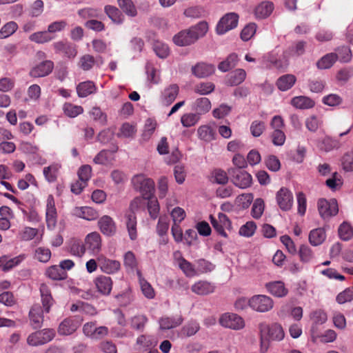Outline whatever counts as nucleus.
I'll return each instance as SVG.
<instances>
[{
	"instance_id": "f257e3e1",
	"label": "nucleus",
	"mask_w": 353,
	"mask_h": 353,
	"mask_svg": "<svg viewBox=\"0 0 353 353\" xmlns=\"http://www.w3.org/2000/svg\"><path fill=\"white\" fill-rule=\"evenodd\" d=\"M208 30V24L200 21L188 29L180 31L173 37V42L179 46H187L196 42L199 38L205 35Z\"/></svg>"
},
{
	"instance_id": "f03ea898",
	"label": "nucleus",
	"mask_w": 353,
	"mask_h": 353,
	"mask_svg": "<svg viewBox=\"0 0 353 353\" xmlns=\"http://www.w3.org/2000/svg\"><path fill=\"white\" fill-rule=\"evenodd\" d=\"M259 328L261 333V353H265L268 350V346H263L264 337H268L269 339L273 341H281L285 336L283 327L276 323L270 325L265 323H261L259 324Z\"/></svg>"
},
{
	"instance_id": "7ed1b4c3",
	"label": "nucleus",
	"mask_w": 353,
	"mask_h": 353,
	"mask_svg": "<svg viewBox=\"0 0 353 353\" xmlns=\"http://www.w3.org/2000/svg\"><path fill=\"white\" fill-rule=\"evenodd\" d=\"M132 183L134 188L145 199L152 197L154 194V182L144 174H140L134 176L132 179Z\"/></svg>"
},
{
	"instance_id": "20e7f679",
	"label": "nucleus",
	"mask_w": 353,
	"mask_h": 353,
	"mask_svg": "<svg viewBox=\"0 0 353 353\" xmlns=\"http://www.w3.org/2000/svg\"><path fill=\"white\" fill-rule=\"evenodd\" d=\"M317 205L319 214L324 220L336 215L339 212L338 203L334 199L330 200L321 199L318 201Z\"/></svg>"
},
{
	"instance_id": "39448f33",
	"label": "nucleus",
	"mask_w": 353,
	"mask_h": 353,
	"mask_svg": "<svg viewBox=\"0 0 353 353\" xmlns=\"http://www.w3.org/2000/svg\"><path fill=\"white\" fill-rule=\"evenodd\" d=\"M228 173L231 176L232 183L238 188L245 189L250 187L252 182V176L246 171L230 168Z\"/></svg>"
},
{
	"instance_id": "423d86ee",
	"label": "nucleus",
	"mask_w": 353,
	"mask_h": 353,
	"mask_svg": "<svg viewBox=\"0 0 353 353\" xmlns=\"http://www.w3.org/2000/svg\"><path fill=\"white\" fill-rule=\"evenodd\" d=\"M83 319L78 316H70L63 319L58 327V334L61 336H68L74 333L80 327Z\"/></svg>"
},
{
	"instance_id": "0eeeda50",
	"label": "nucleus",
	"mask_w": 353,
	"mask_h": 353,
	"mask_svg": "<svg viewBox=\"0 0 353 353\" xmlns=\"http://www.w3.org/2000/svg\"><path fill=\"white\" fill-rule=\"evenodd\" d=\"M274 305L273 300L266 295H254L249 299V306L259 312L270 311Z\"/></svg>"
},
{
	"instance_id": "6e6552de",
	"label": "nucleus",
	"mask_w": 353,
	"mask_h": 353,
	"mask_svg": "<svg viewBox=\"0 0 353 353\" xmlns=\"http://www.w3.org/2000/svg\"><path fill=\"white\" fill-rule=\"evenodd\" d=\"M239 15L235 12L225 14L219 21L216 30L218 34H223L235 28L238 25Z\"/></svg>"
},
{
	"instance_id": "1a4fd4ad",
	"label": "nucleus",
	"mask_w": 353,
	"mask_h": 353,
	"mask_svg": "<svg viewBox=\"0 0 353 353\" xmlns=\"http://www.w3.org/2000/svg\"><path fill=\"white\" fill-rule=\"evenodd\" d=\"M220 324L225 327L233 330H240L245 326L243 319L239 315L233 313H225L219 319Z\"/></svg>"
},
{
	"instance_id": "9d476101",
	"label": "nucleus",
	"mask_w": 353,
	"mask_h": 353,
	"mask_svg": "<svg viewBox=\"0 0 353 353\" xmlns=\"http://www.w3.org/2000/svg\"><path fill=\"white\" fill-rule=\"evenodd\" d=\"M117 150V145L113 146L111 150H102L94 157L93 162L97 165H112L115 161L114 154Z\"/></svg>"
},
{
	"instance_id": "9b49d317",
	"label": "nucleus",
	"mask_w": 353,
	"mask_h": 353,
	"mask_svg": "<svg viewBox=\"0 0 353 353\" xmlns=\"http://www.w3.org/2000/svg\"><path fill=\"white\" fill-rule=\"evenodd\" d=\"M210 222L216 231L223 236H227L225 229L231 228V222L228 217L223 213L219 212L218 218L210 216Z\"/></svg>"
},
{
	"instance_id": "f8f14e48",
	"label": "nucleus",
	"mask_w": 353,
	"mask_h": 353,
	"mask_svg": "<svg viewBox=\"0 0 353 353\" xmlns=\"http://www.w3.org/2000/svg\"><path fill=\"white\" fill-rule=\"evenodd\" d=\"M46 219L48 228L54 229L57 224V213L54 199L51 194L47 199Z\"/></svg>"
},
{
	"instance_id": "ddd939ff",
	"label": "nucleus",
	"mask_w": 353,
	"mask_h": 353,
	"mask_svg": "<svg viewBox=\"0 0 353 353\" xmlns=\"http://www.w3.org/2000/svg\"><path fill=\"white\" fill-rule=\"evenodd\" d=\"M56 53L63 54L69 59L76 57L77 51L76 46L68 41H59L52 44Z\"/></svg>"
},
{
	"instance_id": "4468645a",
	"label": "nucleus",
	"mask_w": 353,
	"mask_h": 353,
	"mask_svg": "<svg viewBox=\"0 0 353 353\" xmlns=\"http://www.w3.org/2000/svg\"><path fill=\"white\" fill-rule=\"evenodd\" d=\"M41 306L39 303L34 304L29 312L30 325L33 329L37 330L43 325V313Z\"/></svg>"
},
{
	"instance_id": "2eb2a0df",
	"label": "nucleus",
	"mask_w": 353,
	"mask_h": 353,
	"mask_svg": "<svg viewBox=\"0 0 353 353\" xmlns=\"http://www.w3.org/2000/svg\"><path fill=\"white\" fill-rule=\"evenodd\" d=\"M276 201L283 210H290L293 203V196L292 192L285 188H281L276 194Z\"/></svg>"
},
{
	"instance_id": "dca6fc26",
	"label": "nucleus",
	"mask_w": 353,
	"mask_h": 353,
	"mask_svg": "<svg viewBox=\"0 0 353 353\" xmlns=\"http://www.w3.org/2000/svg\"><path fill=\"white\" fill-rule=\"evenodd\" d=\"M179 92V87L177 84L173 83L165 87L161 92V101L163 105H170L172 104Z\"/></svg>"
},
{
	"instance_id": "f3484780",
	"label": "nucleus",
	"mask_w": 353,
	"mask_h": 353,
	"mask_svg": "<svg viewBox=\"0 0 353 353\" xmlns=\"http://www.w3.org/2000/svg\"><path fill=\"white\" fill-rule=\"evenodd\" d=\"M265 287L272 296L283 298L288 295V290L281 281H271L265 283Z\"/></svg>"
},
{
	"instance_id": "a211bd4d",
	"label": "nucleus",
	"mask_w": 353,
	"mask_h": 353,
	"mask_svg": "<svg viewBox=\"0 0 353 353\" xmlns=\"http://www.w3.org/2000/svg\"><path fill=\"white\" fill-rule=\"evenodd\" d=\"M85 248L93 253L99 252L101 248V238L99 233L93 232L88 234L85 238Z\"/></svg>"
},
{
	"instance_id": "6ab92c4d",
	"label": "nucleus",
	"mask_w": 353,
	"mask_h": 353,
	"mask_svg": "<svg viewBox=\"0 0 353 353\" xmlns=\"http://www.w3.org/2000/svg\"><path fill=\"white\" fill-rule=\"evenodd\" d=\"M101 232L106 236H112L115 234L117 227L114 220L108 215H104L98 221Z\"/></svg>"
},
{
	"instance_id": "aec40b11",
	"label": "nucleus",
	"mask_w": 353,
	"mask_h": 353,
	"mask_svg": "<svg viewBox=\"0 0 353 353\" xmlns=\"http://www.w3.org/2000/svg\"><path fill=\"white\" fill-rule=\"evenodd\" d=\"M54 63L51 61H45L33 68L30 75L34 78L43 77L48 75L52 70Z\"/></svg>"
},
{
	"instance_id": "412c9836",
	"label": "nucleus",
	"mask_w": 353,
	"mask_h": 353,
	"mask_svg": "<svg viewBox=\"0 0 353 353\" xmlns=\"http://www.w3.org/2000/svg\"><path fill=\"white\" fill-rule=\"evenodd\" d=\"M39 291L42 303V310L46 313H49L51 307L54 304L55 301L51 295L50 290L45 283L41 284Z\"/></svg>"
},
{
	"instance_id": "4be33fe9",
	"label": "nucleus",
	"mask_w": 353,
	"mask_h": 353,
	"mask_svg": "<svg viewBox=\"0 0 353 353\" xmlns=\"http://www.w3.org/2000/svg\"><path fill=\"white\" fill-rule=\"evenodd\" d=\"M97 291L102 295H109L112 288V281L110 277L99 276L94 280Z\"/></svg>"
},
{
	"instance_id": "5701e85b",
	"label": "nucleus",
	"mask_w": 353,
	"mask_h": 353,
	"mask_svg": "<svg viewBox=\"0 0 353 353\" xmlns=\"http://www.w3.org/2000/svg\"><path fill=\"white\" fill-rule=\"evenodd\" d=\"M183 321V319L181 315H176L174 316H163L159 321L160 329L170 330L179 326Z\"/></svg>"
},
{
	"instance_id": "b1692460",
	"label": "nucleus",
	"mask_w": 353,
	"mask_h": 353,
	"mask_svg": "<svg viewBox=\"0 0 353 353\" xmlns=\"http://www.w3.org/2000/svg\"><path fill=\"white\" fill-rule=\"evenodd\" d=\"M310 317L312 321V325L311 327L312 335L316 337L321 336L317 332V328L318 325L326 322L327 319L326 313L321 310H316L311 314Z\"/></svg>"
},
{
	"instance_id": "393cba45",
	"label": "nucleus",
	"mask_w": 353,
	"mask_h": 353,
	"mask_svg": "<svg viewBox=\"0 0 353 353\" xmlns=\"http://www.w3.org/2000/svg\"><path fill=\"white\" fill-rule=\"evenodd\" d=\"M73 266H49L46 274L52 280H63L67 277L66 270H70Z\"/></svg>"
},
{
	"instance_id": "a878e982",
	"label": "nucleus",
	"mask_w": 353,
	"mask_h": 353,
	"mask_svg": "<svg viewBox=\"0 0 353 353\" xmlns=\"http://www.w3.org/2000/svg\"><path fill=\"white\" fill-rule=\"evenodd\" d=\"M215 68L212 64L199 63L192 68L194 75L198 78H205L214 73Z\"/></svg>"
},
{
	"instance_id": "bb28decb",
	"label": "nucleus",
	"mask_w": 353,
	"mask_h": 353,
	"mask_svg": "<svg viewBox=\"0 0 353 353\" xmlns=\"http://www.w3.org/2000/svg\"><path fill=\"white\" fill-rule=\"evenodd\" d=\"M97 90L95 83L92 81L79 83L77 86V92L79 97L84 98L94 94Z\"/></svg>"
},
{
	"instance_id": "cd10ccee",
	"label": "nucleus",
	"mask_w": 353,
	"mask_h": 353,
	"mask_svg": "<svg viewBox=\"0 0 353 353\" xmlns=\"http://www.w3.org/2000/svg\"><path fill=\"white\" fill-rule=\"evenodd\" d=\"M274 3L269 1H262L255 10L254 14L258 19H265L269 17L274 10Z\"/></svg>"
},
{
	"instance_id": "c85d7f7f",
	"label": "nucleus",
	"mask_w": 353,
	"mask_h": 353,
	"mask_svg": "<svg viewBox=\"0 0 353 353\" xmlns=\"http://www.w3.org/2000/svg\"><path fill=\"white\" fill-rule=\"evenodd\" d=\"M125 225L131 240H134L137 237V216L134 212H128L125 216Z\"/></svg>"
},
{
	"instance_id": "c756f323",
	"label": "nucleus",
	"mask_w": 353,
	"mask_h": 353,
	"mask_svg": "<svg viewBox=\"0 0 353 353\" xmlns=\"http://www.w3.org/2000/svg\"><path fill=\"white\" fill-rule=\"evenodd\" d=\"M306 42L299 41L293 43L285 52L284 57L289 58L291 57H299L304 54L305 51Z\"/></svg>"
},
{
	"instance_id": "7c9ffc66",
	"label": "nucleus",
	"mask_w": 353,
	"mask_h": 353,
	"mask_svg": "<svg viewBox=\"0 0 353 353\" xmlns=\"http://www.w3.org/2000/svg\"><path fill=\"white\" fill-rule=\"evenodd\" d=\"M246 77V72L243 69H236L230 72L226 80V83L230 86H234L241 83Z\"/></svg>"
},
{
	"instance_id": "2f4dec72",
	"label": "nucleus",
	"mask_w": 353,
	"mask_h": 353,
	"mask_svg": "<svg viewBox=\"0 0 353 353\" xmlns=\"http://www.w3.org/2000/svg\"><path fill=\"white\" fill-rule=\"evenodd\" d=\"M74 214L76 216L88 221L95 220L99 216L95 210L88 206L76 208L74 209Z\"/></svg>"
},
{
	"instance_id": "473e14b6",
	"label": "nucleus",
	"mask_w": 353,
	"mask_h": 353,
	"mask_svg": "<svg viewBox=\"0 0 353 353\" xmlns=\"http://www.w3.org/2000/svg\"><path fill=\"white\" fill-rule=\"evenodd\" d=\"M215 287L207 281H199L194 283L191 289L193 292L199 295H207L214 291Z\"/></svg>"
},
{
	"instance_id": "72a5a7b5",
	"label": "nucleus",
	"mask_w": 353,
	"mask_h": 353,
	"mask_svg": "<svg viewBox=\"0 0 353 353\" xmlns=\"http://www.w3.org/2000/svg\"><path fill=\"white\" fill-rule=\"evenodd\" d=\"M326 239L325 231L322 228L314 229L309 234V241L311 245L317 246L322 244Z\"/></svg>"
},
{
	"instance_id": "f704fd0d",
	"label": "nucleus",
	"mask_w": 353,
	"mask_h": 353,
	"mask_svg": "<svg viewBox=\"0 0 353 353\" xmlns=\"http://www.w3.org/2000/svg\"><path fill=\"white\" fill-rule=\"evenodd\" d=\"M192 109H194L199 115L205 114L211 109V102L208 98H199L194 102Z\"/></svg>"
},
{
	"instance_id": "c9c22d12",
	"label": "nucleus",
	"mask_w": 353,
	"mask_h": 353,
	"mask_svg": "<svg viewBox=\"0 0 353 353\" xmlns=\"http://www.w3.org/2000/svg\"><path fill=\"white\" fill-rule=\"evenodd\" d=\"M296 80L294 75L285 74L278 79L276 85L280 90L287 91L294 85Z\"/></svg>"
},
{
	"instance_id": "e433bc0d",
	"label": "nucleus",
	"mask_w": 353,
	"mask_h": 353,
	"mask_svg": "<svg viewBox=\"0 0 353 353\" xmlns=\"http://www.w3.org/2000/svg\"><path fill=\"white\" fill-rule=\"evenodd\" d=\"M54 37L50 35L48 30L39 31L30 35L29 39L34 43L43 44L51 41Z\"/></svg>"
},
{
	"instance_id": "4c0bfd02",
	"label": "nucleus",
	"mask_w": 353,
	"mask_h": 353,
	"mask_svg": "<svg viewBox=\"0 0 353 353\" xmlns=\"http://www.w3.org/2000/svg\"><path fill=\"white\" fill-rule=\"evenodd\" d=\"M291 104L296 108L309 109L314 105V102L309 97L299 96L292 98Z\"/></svg>"
},
{
	"instance_id": "58836bf2",
	"label": "nucleus",
	"mask_w": 353,
	"mask_h": 353,
	"mask_svg": "<svg viewBox=\"0 0 353 353\" xmlns=\"http://www.w3.org/2000/svg\"><path fill=\"white\" fill-rule=\"evenodd\" d=\"M60 165L57 163H53L48 167H45L43 170L45 179L49 182H54L58 176Z\"/></svg>"
},
{
	"instance_id": "ea45409f",
	"label": "nucleus",
	"mask_w": 353,
	"mask_h": 353,
	"mask_svg": "<svg viewBox=\"0 0 353 353\" xmlns=\"http://www.w3.org/2000/svg\"><path fill=\"white\" fill-rule=\"evenodd\" d=\"M105 12L108 17L115 23H121L123 21V16L121 11L112 6H106L104 8Z\"/></svg>"
},
{
	"instance_id": "a19ab883",
	"label": "nucleus",
	"mask_w": 353,
	"mask_h": 353,
	"mask_svg": "<svg viewBox=\"0 0 353 353\" xmlns=\"http://www.w3.org/2000/svg\"><path fill=\"white\" fill-rule=\"evenodd\" d=\"M199 138L204 141L210 142L215 139V132L209 125H201L197 130Z\"/></svg>"
},
{
	"instance_id": "79ce46f5",
	"label": "nucleus",
	"mask_w": 353,
	"mask_h": 353,
	"mask_svg": "<svg viewBox=\"0 0 353 353\" xmlns=\"http://www.w3.org/2000/svg\"><path fill=\"white\" fill-rule=\"evenodd\" d=\"M337 59V55L336 53H329L323 56L316 63V65L319 69H328L332 66L334 62Z\"/></svg>"
},
{
	"instance_id": "37998d69",
	"label": "nucleus",
	"mask_w": 353,
	"mask_h": 353,
	"mask_svg": "<svg viewBox=\"0 0 353 353\" xmlns=\"http://www.w3.org/2000/svg\"><path fill=\"white\" fill-rule=\"evenodd\" d=\"M238 61V56L235 53L230 54L225 60L221 61L219 65L218 69L223 72L230 70L234 68Z\"/></svg>"
},
{
	"instance_id": "c03bdc74",
	"label": "nucleus",
	"mask_w": 353,
	"mask_h": 353,
	"mask_svg": "<svg viewBox=\"0 0 353 353\" xmlns=\"http://www.w3.org/2000/svg\"><path fill=\"white\" fill-rule=\"evenodd\" d=\"M340 143L338 140L332 139L330 137H325L321 142L318 144V147L325 152H329L334 148H338Z\"/></svg>"
},
{
	"instance_id": "a18cd8bd",
	"label": "nucleus",
	"mask_w": 353,
	"mask_h": 353,
	"mask_svg": "<svg viewBox=\"0 0 353 353\" xmlns=\"http://www.w3.org/2000/svg\"><path fill=\"white\" fill-rule=\"evenodd\" d=\"M157 123L152 119H148L145 121L143 132L142 133V139L144 141H148L154 134Z\"/></svg>"
},
{
	"instance_id": "49530a36",
	"label": "nucleus",
	"mask_w": 353,
	"mask_h": 353,
	"mask_svg": "<svg viewBox=\"0 0 353 353\" xmlns=\"http://www.w3.org/2000/svg\"><path fill=\"white\" fill-rule=\"evenodd\" d=\"M165 285L177 292H183L185 290H187L188 287L187 283L181 279H177L176 281L173 279H167L165 281Z\"/></svg>"
},
{
	"instance_id": "de8ad7c7",
	"label": "nucleus",
	"mask_w": 353,
	"mask_h": 353,
	"mask_svg": "<svg viewBox=\"0 0 353 353\" xmlns=\"http://www.w3.org/2000/svg\"><path fill=\"white\" fill-rule=\"evenodd\" d=\"M146 199L148 200L147 207L150 216L152 219H156L159 216L160 210L159 202L154 195L152 197Z\"/></svg>"
},
{
	"instance_id": "09e8293b",
	"label": "nucleus",
	"mask_w": 353,
	"mask_h": 353,
	"mask_svg": "<svg viewBox=\"0 0 353 353\" xmlns=\"http://www.w3.org/2000/svg\"><path fill=\"white\" fill-rule=\"evenodd\" d=\"M119 7L123 11L130 17H135L137 14V9L132 0H117Z\"/></svg>"
},
{
	"instance_id": "8fccbe9b",
	"label": "nucleus",
	"mask_w": 353,
	"mask_h": 353,
	"mask_svg": "<svg viewBox=\"0 0 353 353\" xmlns=\"http://www.w3.org/2000/svg\"><path fill=\"white\" fill-rule=\"evenodd\" d=\"M199 119L200 117L197 113H187L181 117V122L183 127L190 128L195 125Z\"/></svg>"
},
{
	"instance_id": "3c124183",
	"label": "nucleus",
	"mask_w": 353,
	"mask_h": 353,
	"mask_svg": "<svg viewBox=\"0 0 353 353\" xmlns=\"http://www.w3.org/2000/svg\"><path fill=\"white\" fill-rule=\"evenodd\" d=\"M63 110L64 113L71 118H74L83 112V109L81 105H77L70 103H65Z\"/></svg>"
},
{
	"instance_id": "603ef678",
	"label": "nucleus",
	"mask_w": 353,
	"mask_h": 353,
	"mask_svg": "<svg viewBox=\"0 0 353 353\" xmlns=\"http://www.w3.org/2000/svg\"><path fill=\"white\" fill-rule=\"evenodd\" d=\"M68 26V23L65 20H59L50 23L48 26L47 30L50 35L61 32L63 31Z\"/></svg>"
},
{
	"instance_id": "864d4df0",
	"label": "nucleus",
	"mask_w": 353,
	"mask_h": 353,
	"mask_svg": "<svg viewBox=\"0 0 353 353\" xmlns=\"http://www.w3.org/2000/svg\"><path fill=\"white\" fill-rule=\"evenodd\" d=\"M199 329V324L196 321H191L182 327L181 333L183 335L190 337L194 335Z\"/></svg>"
},
{
	"instance_id": "5fc2aeb1",
	"label": "nucleus",
	"mask_w": 353,
	"mask_h": 353,
	"mask_svg": "<svg viewBox=\"0 0 353 353\" xmlns=\"http://www.w3.org/2000/svg\"><path fill=\"white\" fill-rule=\"evenodd\" d=\"M153 50L156 54L161 59L166 58L170 52L168 45L159 41L154 43Z\"/></svg>"
},
{
	"instance_id": "6e6d98bb",
	"label": "nucleus",
	"mask_w": 353,
	"mask_h": 353,
	"mask_svg": "<svg viewBox=\"0 0 353 353\" xmlns=\"http://www.w3.org/2000/svg\"><path fill=\"white\" fill-rule=\"evenodd\" d=\"M18 28L17 23L10 21L5 24L0 30V39H6L14 34Z\"/></svg>"
},
{
	"instance_id": "4d7b16f0",
	"label": "nucleus",
	"mask_w": 353,
	"mask_h": 353,
	"mask_svg": "<svg viewBox=\"0 0 353 353\" xmlns=\"http://www.w3.org/2000/svg\"><path fill=\"white\" fill-rule=\"evenodd\" d=\"M339 235L343 241L350 240L353 236V229L347 223H343L339 228Z\"/></svg>"
},
{
	"instance_id": "13d9d810",
	"label": "nucleus",
	"mask_w": 353,
	"mask_h": 353,
	"mask_svg": "<svg viewBox=\"0 0 353 353\" xmlns=\"http://www.w3.org/2000/svg\"><path fill=\"white\" fill-rule=\"evenodd\" d=\"M136 132L137 130L134 125L129 123H124L121 125L117 136L119 137L130 138L133 137Z\"/></svg>"
},
{
	"instance_id": "bf43d9fd",
	"label": "nucleus",
	"mask_w": 353,
	"mask_h": 353,
	"mask_svg": "<svg viewBox=\"0 0 353 353\" xmlns=\"http://www.w3.org/2000/svg\"><path fill=\"white\" fill-rule=\"evenodd\" d=\"M137 344L139 351L144 352L154 346L151 339L145 335L139 336L137 339Z\"/></svg>"
},
{
	"instance_id": "052dcab7",
	"label": "nucleus",
	"mask_w": 353,
	"mask_h": 353,
	"mask_svg": "<svg viewBox=\"0 0 353 353\" xmlns=\"http://www.w3.org/2000/svg\"><path fill=\"white\" fill-rule=\"evenodd\" d=\"M215 85L211 82H203L196 85L194 92L201 95L208 94L214 91Z\"/></svg>"
},
{
	"instance_id": "680f3d73",
	"label": "nucleus",
	"mask_w": 353,
	"mask_h": 353,
	"mask_svg": "<svg viewBox=\"0 0 353 353\" xmlns=\"http://www.w3.org/2000/svg\"><path fill=\"white\" fill-rule=\"evenodd\" d=\"M265 208L264 201L262 199H256L252 208V216L254 219H259L263 213Z\"/></svg>"
},
{
	"instance_id": "e2e57ef3",
	"label": "nucleus",
	"mask_w": 353,
	"mask_h": 353,
	"mask_svg": "<svg viewBox=\"0 0 353 353\" xmlns=\"http://www.w3.org/2000/svg\"><path fill=\"white\" fill-rule=\"evenodd\" d=\"M148 319L145 315H137L131 319V327L137 330L143 331Z\"/></svg>"
},
{
	"instance_id": "0e129e2a",
	"label": "nucleus",
	"mask_w": 353,
	"mask_h": 353,
	"mask_svg": "<svg viewBox=\"0 0 353 353\" xmlns=\"http://www.w3.org/2000/svg\"><path fill=\"white\" fill-rule=\"evenodd\" d=\"M325 184L333 191L337 190L342 185L341 176L336 172H333L332 177L326 180Z\"/></svg>"
},
{
	"instance_id": "69168bd1",
	"label": "nucleus",
	"mask_w": 353,
	"mask_h": 353,
	"mask_svg": "<svg viewBox=\"0 0 353 353\" xmlns=\"http://www.w3.org/2000/svg\"><path fill=\"white\" fill-rule=\"evenodd\" d=\"M256 25L254 23H250L245 26L241 32L242 40L247 41L250 40L255 34Z\"/></svg>"
},
{
	"instance_id": "338daca9",
	"label": "nucleus",
	"mask_w": 353,
	"mask_h": 353,
	"mask_svg": "<svg viewBox=\"0 0 353 353\" xmlns=\"http://www.w3.org/2000/svg\"><path fill=\"white\" fill-rule=\"evenodd\" d=\"M256 229V225L253 221H248L243 225L239 231L241 236L250 237L252 236Z\"/></svg>"
},
{
	"instance_id": "774afa93",
	"label": "nucleus",
	"mask_w": 353,
	"mask_h": 353,
	"mask_svg": "<svg viewBox=\"0 0 353 353\" xmlns=\"http://www.w3.org/2000/svg\"><path fill=\"white\" fill-rule=\"evenodd\" d=\"M339 304H343L347 302H350L353 300V287L346 288L344 291L339 293L336 299Z\"/></svg>"
}]
</instances>
